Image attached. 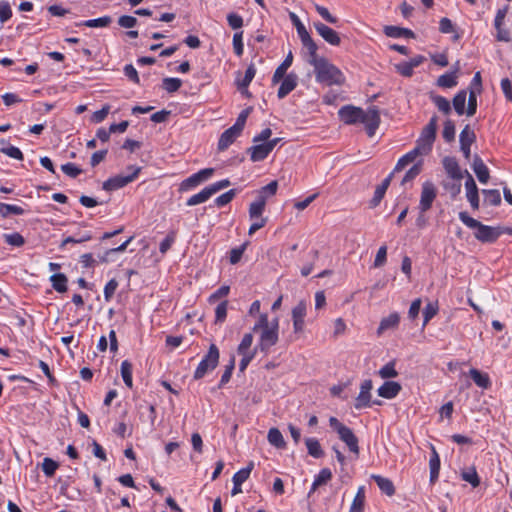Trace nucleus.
I'll list each match as a JSON object with an SVG mask.
<instances>
[{
  "mask_svg": "<svg viewBox=\"0 0 512 512\" xmlns=\"http://www.w3.org/2000/svg\"><path fill=\"white\" fill-rule=\"evenodd\" d=\"M373 389V383L371 379L364 380L360 385V392L355 398L354 407L357 410L371 407L372 404L381 405L382 402L379 400L372 401L371 390Z\"/></svg>",
  "mask_w": 512,
  "mask_h": 512,
  "instance_id": "7",
  "label": "nucleus"
},
{
  "mask_svg": "<svg viewBox=\"0 0 512 512\" xmlns=\"http://www.w3.org/2000/svg\"><path fill=\"white\" fill-rule=\"evenodd\" d=\"M476 140V135L473 130H471L469 125H466L460 133L459 141L460 145H472Z\"/></svg>",
  "mask_w": 512,
  "mask_h": 512,
  "instance_id": "47",
  "label": "nucleus"
},
{
  "mask_svg": "<svg viewBox=\"0 0 512 512\" xmlns=\"http://www.w3.org/2000/svg\"><path fill=\"white\" fill-rule=\"evenodd\" d=\"M401 388L398 382L386 381L378 388L377 393L382 398L393 399L399 394Z\"/></svg>",
  "mask_w": 512,
  "mask_h": 512,
  "instance_id": "16",
  "label": "nucleus"
},
{
  "mask_svg": "<svg viewBox=\"0 0 512 512\" xmlns=\"http://www.w3.org/2000/svg\"><path fill=\"white\" fill-rule=\"evenodd\" d=\"M467 99V91L460 90L453 98V107L458 115H463L465 112V104Z\"/></svg>",
  "mask_w": 512,
  "mask_h": 512,
  "instance_id": "40",
  "label": "nucleus"
},
{
  "mask_svg": "<svg viewBox=\"0 0 512 512\" xmlns=\"http://www.w3.org/2000/svg\"><path fill=\"white\" fill-rule=\"evenodd\" d=\"M437 122V116L431 117L428 124L423 128L420 137L434 143L437 131Z\"/></svg>",
  "mask_w": 512,
  "mask_h": 512,
  "instance_id": "28",
  "label": "nucleus"
},
{
  "mask_svg": "<svg viewBox=\"0 0 512 512\" xmlns=\"http://www.w3.org/2000/svg\"><path fill=\"white\" fill-rule=\"evenodd\" d=\"M182 85V80L179 78H173V77H166L162 81L163 88L168 93H173L179 90V88Z\"/></svg>",
  "mask_w": 512,
  "mask_h": 512,
  "instance_id": "48",
  "label": "nucleus"
},
{
  "mask_svg": "<svg viewBox=\"0 0 512 512\" xmlns=\"http://www.w3.org/2000/svg\"><path fill=\"white\" fill-rule=\"evenodd\" d=\"M442 163L445 171L452 179L458 181L462 179L463 173L459 167L457 160L454 157H445Z\"/></svg>",
  "mask_w": 512,
  "mask_h": 512,
  "instance_id": "19",
  "label": "nucleus"
},
{
  "mask_svg": "<svg viewBox=\"0 0 512 512\" xmlns=\"http://www.w3.org/2000/svg\"><path fill=\"white\" fill-rule=\"evenodd\" d=\"M436 196L437 190L435 185L430 181L424 182L422 184L420 202L418 206L421 213H426L432 207Z\"/></svg>",
  "mask_w": 512,
  "mask_h": 512,
  "instance_id": "8",
  "label": "nucleus"
},
{
  "mask_svg": "<svg viewBox=\"0 0 512 512\" xmlns=\"http://www.w3.org/2000/svg\"><path fill=\"white\" fill-rule=\"evenodd\" d=\"M128 170L131 171V174L123 176V175H116L114 177H110L107 179L103 185L102 188L105 191H114L118 190L120 188L125 187L129 183L133 182L137 177L138 174L141 171L140 167L137 166H128Z\"/></svg>",
  "mask_w": 512,
  "mask_h": 512,
  "instance_id": "6",
  "label": "nucleus"
},
{
  "mask_svg": "<svg viewBox=\"0 0 512 512\" xmlns=\"http://www.w3.org/2000/svg\"><path fill=\"white\" fill-rule=\"evenodd\" d=\"M467 175V179L465 182V188H466V197L469 201L471 207L476 210L479 208V195H478V188L477 185L473 179V177L469 174L468 171H465Z\"/></svg>",
  "mask_w": 512,
  "mask_h": 512,
  "instance_id": "14",
  "label": "nucleus"
},
{
  "mask_svg": "<svg viewBox=\"0 0 512 512\" xmlns=\"http://www.w3.org/2000/svg\"><path fill=\"white\" fill-rule=\"evenodd\" d=\"M305 444L308 450V454L314 458H321L324 455V451L321 448L319 441L316 438H307Z\"/></svg>",
  "mask_w": 512,
  "mask_h": 512,
  "instance_id": "38",
  "label": "nucleus"
},
{
  "mask_svg": "<svg viewBox=\"0 0 512 512\" xmlns=\"http://www.w3.org/2000/svg\"><path fill=\"white\" fill-rule=\"evenodd\" d=\"M255 74H256V68L253 64H250L245 71V75H244L243 79L238 82V89L242 90V89L248 88V86L250 85L251 81L253 80Z\"/></svg>",
  "mask_w": 512,
  "mask_h": 512,
  "instance_id": "46",
  "label": "nucleus"
},
{
  "mask_svg": "<svg viewBox=\"0 0 512 512\" xmlns=\"http://www.w3.org/2000/svg\"><path fill=\"white\" fill-rule=\"evenodd\" d=\"M332 478V472L329 468H323L315 477L309 495L314 492L317 487L326 484Z\"/></svg>",
  "mask_w": 512,
  "mask_h": 512,
  "instance_id": "37",
  "label": "nucleus"
},
{
  "mask_svg": "<svg viewBox=\"0 0 512 512\" xmlns=\"http://www.w3.org/2000/svg\"><path fill=\"white\" fill-rule=\"evenodd\" d=\"M384 33L386 36L392 37V38H401V37L414 38L415 37V34L412 30H410L408 28H402V27L392 26V25L385 26Z\"/></svg>",
  "mask_w": 512,
  "mask_h": 512,
  "instance_id": "24",
  "label": "nucleus"
},
{
  "mask_svg": "<svg viewBox=\"0 0 512 512\" xmlns=\"http://www.w3.org/2000/svg\"><path fill=\"white\" fill-rule=\"evenodd\" d=\"M292 321L294 333H302L305 328V317L307 314V304L304 300L298 302V304L292 309Z\"/></svg>",
  "mask_w": 512,
  "mask_h": 512,
  "instance_id": "11",
  "label": "nucleus"
},
{
  "mask_svg": "<svg viewBox=\"0 0 512 512\" xmlns=\"http://www.w3.org/2000/svg\"><path fill=\"white\" fill-rule=\"evenodd\" d=\"M422 154H420V152L413 148L411 151H409L408 153H406L405 155H403L397 162L395 168H394V172H398V171H401L403 170L408 164L414 162V160L418 157V156H421Z\"/></svg>",
  "mask_w": 512,
  "mask_h": 512,
  "instance_id": "30",
  "label": "nucleus"
},
{
  "mask_svg": "<svg viewBox=\"0 0 512 512\" xmlns=\"http://www.w3.org/2000/svg\"><path fill=\"white\" fill-rule=\"evenodd\" d=\"M430 99L442 113L448 115L451 112L450 102L445 97L431 94Z\"/></svg>",
  "mask_w": 512,
  "mask_h": 512,
  "instance_id": "42",
  "label": "nucleus"
},
{
  "mask_svg": "<svg viewBox=\"0 0 512 512\" xmlns=\"http://www.w3.org/2000/svg\"><path fill=\"white\" fill-rule=\"evenodd\" d=\"M61 170L64 174L71 178H77L83 172L80 167L72 162L61 165Z\"/></svg>",
  "mask_w": 512,
  "mask_h": 512,
  "instance_id": "53",
  "label": "nucleus"
},
{
  "mask_svg": "<svg viewBox=\"0 0 512 512\" xmlns=\"http://www.w3.org/2000/svg\"><path fill=\"white\" fill-rule=\"evenodd\" d=\"M297 83L298 76L295 73H289L286 76H284L277 92L278 98H285L290 92H292L296 88Z\"/></svg>",
  "mask_w": 512,
  "mask_h": 512,
  "instance_id": "15",
  "label": "nucleus"
},
{
  "mask_svg": "<svg viewBox=\"0 0 512 512\" xmlns=\"http://www.w3.org/2000/svg\"><path fill=\"white\" fill-rule=\"evenodd\" d=\"M266 202L263 196H257L256 200L250 204L249 217L251 219L260 218L265 210Z\"/></svg>",
  "mask_w": 512,
  "mask_h": 512,
  "instance_id": "27",
  "label": "nucleus"
},
{
  "mask_svg": "<svg viewBox=\"0 0 512 512\" xmlns=\"http://www.w3.org/2000/svg\"><path fill=\"white\" fill-rule=\"evenodd\" d=\"M220 358V352L215 344H211L208 352L204 355L196 370L194 371L193 378L195 380L202 379L208 372L214 370Z\"/></svg>",
  "mask_w": 512,
  "mask_h": 512,
  "instance_id": "4",
  "label": "nucleus"
},
{
  "mask_svg": "<svg viewBox=\"0 0 512 512\" xmlns=\"http://www.w3.org/2000/svg\"><path fill=\"white\" fill-rule=\"evenodd\" d=\"M422 154H420V152L413 148L411 151H409L408 153H406L405 155H403L397 162L395 168H394V172H398V171H401L403 170L408 164L414 162V160L418 157V156H421Z\"/></svg>",
  "mask_w": 512,
  "mask_h": 512,
  "instance_id": "29",
  "label": "nucleus"
},
{
  "mask_svg": "<svg viewBox=\"0 0 512 512\" xmlns=\"http://www.w3.org/2000/svg\"><path fill=\"white\" fill-rule=\"evenodd\" d=\"M438 307L436 304L428 303L423 310V326H426L427 323L437 314Z\"/></svg>",
  "mask_w": 512,
  "mask_h": 512,
  "instance_id": "64",
  "label": "nucleus"
},
{
  "mask_svg": "<svg viewBox=\"0 0 512 512\" xmlns=\"http://www.w3.org/2000/svg\"><path fill=\"white\" fill-rule=\"evenodd\" d=\"M422 166L421 163L414 164L404 175L401 184L405 185L407 182L412 181L414 178H416L420 172H421Z\"/></svg>",
  "mask_w": 512,
  "mask_h": 512,
  "instance_id": "62",
  "label": "nucleus"
},
{
  "mask_svg": "<svg viewBox=\"0 0 512 512\" xmlns=\"http://www.w3.org/2000/svg\"><path fill=\"white\" fill-rule=\"evenodd\" d=\"M0 152L16 160H23L24 156L22 151L15 146L2 147Z\"/></svg>",
  "mask_w": 512,
  "mask_h": 512,
  "instance_id": "63",
  "label": "nucleus"
},
{
  "mask_svg": "<svg viewBox=\"0 0 512 512\" xmlns=\"http://www.w3.org/2000/svg\"><path fill=\"white\" fill-rule=\"evenodd\" d=\"M399 322L400 315L397 312L389 314L387 317L382 318V320L380 321L379 327L377 329V334L381 335L386 330L398 327Z\"/></svg>",
  "mask_w": 512,
  "mask_h": 512,
  "instance_id": "22",
  "label": "nucleus"
},
{
  "mask_svg": "<svg viewBox=\"0 0 512 512\" xmlns=\"http://www.w3.org/2000/svg\"><path fill=\"white\" fill-rule=\"evenodd\" d=\"M290 18H291V21L292 23L294 24V26L296 27V30H297V33H298V36L300 38V40L302 41L303 39H305L307 36H309L310 34L308 33L307 29L305 28V26L302 24V22L300 21V19L298 18V16L294 13H291L290 14Z\"/></svg>",
  "mask_w": 512,
  "mask_h": 512,
  "instance_id": "54",
  "label": "nucleus"
},
{
  "mask_svg": "<svg viewBox=\"0 0 512 512\" xmlns=\"http://www.w3.org/2000/svg\"><path fill=\"white\" fill-rule=\"evenodd\" d=\"M293 62V54L291 51L287 54L286 58L283 60V62L276 68L273 76H272V83L277 84L279 83L284 76H286V72L289 69V67L292 65Z\"/></svg>",
  "mask_w": 512,
  "mask_h": 512,
  "instance_id": "21",
  "label": "nucleus"
},
{
  "mask_svg": "<svg viewBox=\"0 0 512 512\" xmlns=\"http://www.w3.org/2000/svg\"><path fill=\"white\" fill-rule=\"evenodd\" d=\"M301 42L308 51L307 62L313 66L317 61H319V59L322 58L317 55L318 46L310 35L303 39Z\"/></svg>",
  "mask_w": 512,
  "mask_h": 512,
  "instance_id": "23",
  "label": "nucleus"
},
{
  "mask_svg": "<svg viewBox=\"0 0 512 512\" xmlns=\"http://www.w3.org/2000/svg\"><path fill=\"white\" fill-rule=\"evenodd\" d=\"M279 320L275 318L271 322L270 328L261 330L259 342L255 351L260 350L267 354L272 346L278 342Z\"/></svg>",
  "mask_w": 512,
  "mask_h": 512,
  "instance_id": "5",
  "label": "nucleus"
},
{
  "mask_svg": "<svg viewBox=\"0 0 512 512\" xmlns=\"http://www.w3.org/2000/svg\"><path fill=\"white\" fill-rule=\"evenodd\" d=\"M267 439L276 448L283 449L286 446L283 435L278 428H271L268 431Z\"/></svg>",
  "mask_w": 512,
  "mask_h": 512,
  "instance_id": "34",
  "label": "nucleus"
},
{
  "mask_svg": "<svg viewBox=\"0 0 512 512\" xmlns=\"http://www.w3.org/2000/svg\"><path fill=\"white\" fill-rule=\"evenodd\" d=\"M422 154H420V152L413 148L411 151H409L408 153H406L405 155H403L397 162L395 168H394V172H398V171H401L403 170L408 164L414 162V160L418 157V156H421Z\"/></svg>",
  "mask_w": 512,
  "mask_h": 512,
  "instance_id": "31",
  "label": "nucleus"
},
{
  "mask_svg": "<svg viewBox=\"0 0 512 512\" xmlns=\"http://www.w3.org/2000/svg\"><path fill=\"white\" fill-rule=\"evenodd\" d=\"M329 425L332 429H334L339 438L347 445L348 449L358 456L359 454V445L358 438L353 433L352 429L345 426L341 423L336 417H330Z\"/></svg>",
  "mask_w": 512,
  "mask_h": 512,
  "instance_id": "3",
  "label": "nucleus"
},
{
  "mask_svg": "<svg viewBox=\"0 0 512 512\" xmlns=\"http://www.w3.org/2000/svg\"><path fill=\"white\" fill-rule=\"evenodd\" d=\"M50 282L52 284V287L58 292V293H64L67 291V282L68 279L65 274L63 273H54L50 276Z\"/></svg>",
  "mask_w": 512,
  "mask_h": 512,
  "instance_id": "32",
  "label": "nucleus"
},
{
  "mask_svg": "<svg viewBox=\"0 0 512 512\" xmlns=\"http://www.w3.org/2000/svg\"><path fill=\"white\" fill-rule=\"evenodd\" d=\"M371 478L377 483L379 489L387 496H392L395 493L393 482L380 475H372Z\"/></svg>",
  "mask_w": 512,
  "mask_h": 512,
  "instance_id": "26",
  "label": "nucleus"
},
{
  "mask_svg": "<svg viewBox=\"0 0 512 512\" xmlns=\"http://www.w3.org/2000/svg\"><path fill=\"white\" fill-rule=\"evenodd\" d=\"M3 239L6 244L13 247H22L26 242L24 237L18 232L4 234Z\"/></svg>",
  "mask_w": 512,
  "mask_h": 512,
  "instance_id": "45",
  "label": "nucleus"
},
{
  "mask_svg": "<svg viewBox=\"0 0 512 512\" xmlns=\"http://www.w3.org/2000/svg\"><path fill=\"white\" fill-rule=\"evenodd\" d=\"M212 195L211 191L209 190L208 186L203 188L199 193L194 194L191 196L187 201V206H195L201 203L206 202Z\"/></svg>",
  "mask_w": 512,
  "mask_h": 512,
  "instance_id": "36",
  "label": "nucleus"
},
{
  "mask_svg": "<svg viewBox=\"0 0 512 512\" xmlns=\"http://www.w3.org/2000/svg\"><path fill=\"white\" fill-rule=\"evenodd\" d=\"M338 115L343 123L352 125L358 122L360 123L361 117L363 116V109L353 105H345L339 109Z\"/></svg>",
  "mask_w": 512,
  "mask_h": 512,
  "instance_id": "12",
  "label": "nucleus"
},
{
  "mask_svg": "<svg viewBox=\"0 0 512 512\" xmlns=\"http://www.w3.org/2000/svg\"><path fill=\"white\" fill-rule=\"evenodd\" d=\"M251 111L252 107H247L246 109L242 110L241 113L238 115L233 127L238 131L242 132Z\"/></svg>",
  "mask_w": 512,
  "mask_h": 512,
  "instance_id": "61",
  "label": "nucleus"
},
{
  "mask_svg": "<svg viewBox=\"0 0 512 512\" xmlns=\"http://www.w3.org/2000/svg\"><path fill=\"white\" fill-rule=\"evenodd\" d=\"M468 105L466 113L468 116H473L477 110V92L474 89H469Z\"/></svg>",
  "mask_w": 512,
  "mask_h": 512,
  "instance_id": "56",
  "label": "nucleus"
},
{
  "mask_svg": "<svg viewBox=\"0 0 512 512\" xmlns=\"http://www.w3.org/2000/svg\"><path fill=\"white\" fill-rule=\"evenodd\" d=\"M253 468L254 462L250 461L245 468L240 469L233 475V483H236V485H242L249 478Z\"/></svg>",
  "mask_w": 512,
  "mask_h": 512,
  "instance_id": "39",
  "label": "nucleus"
},
{
  "mask_svg": "<svg viewBox=\"0 0 512 512\" xmlns=\"http://www.w3.org/2000/svg\"><path fill=\"white\" fill-rule=\"evenodd\" d=\"M443 138L446 142H451L455 138V125L451 120H446L442 132Z\"/></svg>",
  "mask_w": 512,
  "mask_h": 512,
  "instance_id": "58",
  "label": "nucleus"
},
{
  "mask_svg": "<svg viewBox=\"0 0 512 512\" xmlns=\"http://www.w3.org/2000/svg\"><path fill=\"white\" fill-rule=\"evenodd\" d=\"M395 70L403 77H411L414 73V68L410 64L409 61H404L398 64H395Z\"/></svg>",
  "mask_w": 512,
  "mask_h": 512,
  "instance_id": "55",
  "label": "nucleus"
},
{
  "mask_svg": "<svg viewBox=\"0 0 512 512\" xmlns=\"http://www.w3.org/2000/svg\"><path fill=\"white\" fill-rule=\"evenodd\" d=\"M58 467L59 464L49 457L44 458L42 462V470L47 477H52Z\"/></svg>",
  "mask_w": 512,
  "mask_h": 512,
  "instance_id": "51",
  "label": "nucleus"
},
{
  "mask_svg": "<svg viewBox=\"0 0 512 512\" xmlns=\"http://www.w3.org/2000/svg\"><path fill=\"white\" fill-rule=\"evenodd\" d=\"M24 209L20 206L13 204L0 203V215L3 218H7L9 215H23Z\"/></svg>",
  "mask_w": 512,
  "mask_h": 512,
  "instance_id": "43",
  "label": "nucleus"
},
{
  "mask_svg": "<svg viewBox=\"0 0 512 512\" xmlns=\"http://www.w3.org/2000/svg\"><path fill=\"white\" fill-rule=\"evenodd\" d=\"M241 134L240 131L235 129L233 126L226 129L220 136L218 141V150H226Z\"/></svg>",
  "mask_w": 512,
  "mask_h": 512,
  "instance_id": "17",
  "label": "nucleus"
},
{
  "mask_svg": "<svg viewBox=\"0 0 512 512\" xmlns=\"http://www.w3.org/2000/svg\"><path fill=\"white\" fill-rule=\"evenodd\" d=\"M438 87L441 88H453L458 84V77L455 73H451L450 71L439 76L436 82Z\"/></svg>",
  "mask_w": 512,
  "mask_h": 512,
  "instance_id": "35",
  "label": "nucleus"
},
{
  "mask_svg": "<svg viewBox=\"0 0 512 512\" xmlns=\"http://www.w3.org/2000/svg\"><path fill=\"white\" fill-rule=\"evenodd\" d=\"M316 81L326 86H342L345 83L343 72L326 58H321L314 65Z\"/></svg>",
  "mask_w": 512,
  "mask_h": 512,
  "instance_id": "1",
  "label": "nucleus"
},
{
  "mask_svg": "<svg viewBox=\"0 0 512 512\" xmlns=\"http://www.w3.org/2000/svg\"><path fill=\"white\" fill-rule=\"evenodd\" d=\"M379 375L383 379L394 378L398 375L394 362H388L380 370Z\"/></svg>",
  "mask_w": 512,
  "mask_h": 512,
  "instance_id": "60",
  "label": "nucleus"
},
{
  "mask_svg": "<svg viewBox=\"0 0 512 512\" xmlns=\"http://www.w3.org/2000/svg\"><path fill=\"white\" fill-rule=\"evenodd\" d=\"M472 169L480 183L486 184L488 182L490 177L489 170L485 163L483 162V160L478 155L474 156Z\"/></svg>",
  "mask_w": 512,
  "mask_h": 512,
  "instance_id": "18",
  "label": "nucleus"
},
{
  "mask_svg": "<svg viewBox=\"0 0 512 512\" xmlns=\"http://www.w3.org/2000/svg\"><path fill=\"white\" fill-rule=\"evenodd\" d=\"M248 152L250 153V158L253 162H259L267 158L268 155L271 153V150L268 144L265 142L262 144L251 146L248 149Z\"/></svg>",
  "mask_w": 512,
  "mask_h": 512,
  "instance_id": "20",
  "label": "nucleus"
},
{
  "mask_svg": "<svg viewBox=\"0 0 512 512\" xmlns=\"http://www.w3.org/2000/svg\"><path fill=\"white\" fill-rule=\"evenodd\" d=\"M469 375L478 387L488 389L491 386V381L487 373L472 368L469 371Z\"/></svg>",
  "mask_w": 512,
  "mask_h": 512,
  "instance_id": "25",
  "label": "nucleus"
},
{
  "mask_svg": "<svg viewBox=\"0 0 512 512\" xmlns=\"http://www.w3.org/2000/svg\"><path fill=\"white\" fill-rule=\"evenodd\" d=\"M176 235L177 232L175 230H171L170 232H168L166 237L161 241L159 245V251L162 254H165L171 248V246L176 240Z\"/></svg>",
  "mask_w": 512,
  "mask_h": 512,
  "instance_id": "50",
  "label": "nucleus"
},
{
  "mask_svg": "<svg viewBox=\"0 0 512 512\" xmlns=\"http://www.w3.org/2000/svg\"><path fill=\"white\" fill-rule=\"evenodd\" d=\"M277 188H278L277 181H271L266 186L261 188V190L258 192V196H263L265 199V202H267V199L269 196H273L276 194Z\"/></svg>",
  "mask_w": 512,
  "mask_h": 512,
  "instance_id": "59",
  "label": "nucleus"
},
{
  "mask_svg": "<svg viewBox=\"0 0 512 512\" xmlns=\"http://www.w3.org/2000/svg\"><path fill=\"white\" fill-rule=\"evenodd\" d=\"M459 219L469 228L476 229L474 236L483 243H494L501 236L499 227H492L482 224L480 221L472 218L467 212L459 213Z\"/></svg>",
  "mask_w": 512,
  "mask_h": 512,
  "instance_id": "2",
  "label": "nucleus"
},
{
  "mask_svg": "<svg viewBox=\"0 0 512 512\" xmlns=\"http://www.w3.org/2000/svg\"><path fill=\"white\" fill-rule=\"evenodd\" d=\"M484 202L491 206H498L501 203V195L497 189L483 190Z\"/></svg>",
  "mask_w": 512,
  "mask_h": 512,
  "instance_id": "44",
  "label": "nucleus"
},
{
  "mask_svg": "<svg viewBox=\"0 0 512 512\" xmlns=\"http://www.w3.org/2000/svg\"><path fill=\"white\" fill-rule=\"evenodd\" d=\"M314 28L317 31V33L330 45L338 46L341 43V38L339 34L330 28L329 26L325 25L321 22H315Z\"/></svg>",
  "mask_w": 512,
  "mask_h": 512,
  "instance_id": "13",
  "label": "nucleus"
},
{
  "mask_svg": "<svg viewBox=\"0 0 512 512\" xmlns=\"http://www.w3.org/2000/svg\"><path fill=\"white\" fill-rule=\"evenodd\" d=\"M213 173H214L213 168L202 169V170L198 171L197 173L192 174L185 180H183L180 184L179 190L180 191L191 190V189L197 187L202 182L208 180L213 175Z\"/></svg>",
  "mask_w": 512,
  "mask_h": 512,
  "instance_id": "9",
  "label": "nucleus"
},
{
  "mask_svg": "<svg viewBox=\"0 0 512 512\" xmlns=\"http://www.w3.org/2000/svg\"><path fill=\"white\" fill-rule=\"evenodd\" d=\"M132 370H133V366L128 360H124L121 363V376H122V379H123L125 385L128 388L133 387Z\"/></svg>",
  "mask_w": 512,
  "mask_h": 512,
  "instance_id": "41",
  "label": "nucleus"
},
{
  "mask_svg": "<svg viewBox=\"0 0 512 512\" xmlns=\"http://www.w3.org/2000/svg\"><path fill=\"white\" fill-rule=\"evenodd\" d=\"M235 195H236V190L231 189V190L221 194L220 196H218L215 199V205L218 207H223V206L229 204L233 200Z\"/></svg>",
  "mask_w": 512,
  "mask_h": 512,
  "instance_id": "57",
  "label": "nucleus"
},
{
  "mask_svg": "<svg viewBox=\"0 0 512 512\" xmlns=\"http://www.w3.org/2000/svg\"><path fill=\"white\" fill-rule=\"evenodd\" d=\"M461 477L464 481L470 483L474 488L480 485V478L474 467L470 468L468 471L462 472Z\"/></svg>",
  "mask_w": 512,
  "mask_h": 512,
  "instance_id": "49",
  "label": "nucleus"
},
{
  "mask_svg": "<svg viewBox=\"0 0 512 512\" xmlns=\"http://www.w3.org/2000/svg\"><path fill=\"white\" fill-rule=\"evenodd\" d=\"M360 123L365 124L367 134L372 137L380 124V114L377 107L373 106L368 108L367 111L363 110V116Z\"/></svg>",
  "mask_w": 512,
  "mask_h": 512,
  "instance_id": "10",
  "label": "nucleus"
},
{
  "mask_svg": "<svg viewBox=\"0 0 512 512\" xmlns=\"http://www.w3.org/2000/svg\"><path fill=\"white\" fill-rule=\"evenodd\" d=\"M365 504V487L360 486L353 499L349 512H363Z\"/></svg>",
  "mask_w": 512,
  "mask_h": 512,
  "instance_id": "33",
  "label": "nucleus"
},
{
  "mask_svg": "<svg viewBox=\"0 0 512 512\" xmlns=\"http://www.w3.org/2000/svg\"><path fill=\"white\" fill-rule=\"evenodd\" d=\"M112 22V18L110 16H103L97 19L86 20L82 23V25L86 27H107Z\"/></svg>",
  "mask_w": 512,
  "mask_h": 512,
  "instance_id": "52",
  "label": "nucleus"
}]
</instances>
